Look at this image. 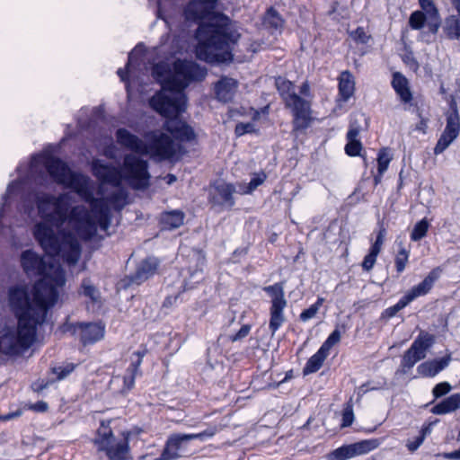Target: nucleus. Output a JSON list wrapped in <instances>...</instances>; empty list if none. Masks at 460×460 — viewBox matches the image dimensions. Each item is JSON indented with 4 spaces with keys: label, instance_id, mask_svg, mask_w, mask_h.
Instances as JSON below:
<instances>
[{
    "label": "nucleus",
    "instance_id": "nucleus-1",
    "mask_svg": "<svg viewBox=\"0 0 460 460\" xmlns=\"http://www.w3.org/2000/svg\"><path fill=\"white\" fill-rule=\"evenodd\" d=\"M43 164L53 181L75 190L90 204L91 211L83 205L71 207L68 193L58 196L41 193L36 197V205L41 222L33 227V235L46 253L59 256L68 265H75L81 256V245L74 234L66 231L65 223L83 240H91L98 226L106 231L111 220V208L121 210L127 204L128 191L122 187L126 181L133 189L144 188V159L141 155L125 156L121 168L95 161L93 164L94 175L101 181L96 199L90 178L73 172L68 165L53 156L38 155L32 157L31 168Z\"/></svg>",
    "mask_w": 460,
    "mask_h": 460
},
{
    "label": "nucleus",
    "instance_id": "nucleus-2",
    "mask_svg": "<svg viewBox=\"0 0 460 460\" xmlns=\"http://www.w3.org/2000/svg\"><path fill=\"white\" fill-rule=\"evenodd\" d=\"M153 73L161 82L163 90L150 100V105L168 119L165 126L176 138L194 140L196 135L193 128L177 117L187 108V99L182 90L192 80H202L206 76V69L192 61L177 60L172 67L157 64Z\"/></svg>",
    "mask_w": 460,
    "mask_h": 460
},
{
    "label": "nucleus",
    "instance_id": "nucleus-3",
    "mask_svg": "<svg viewBox=\"0 0 460 460\" xmlns=\"http://www.w3.org/2000/svg\"><path fill=\"white\" fill-rule=\"evenodd\" d=\"M46 280H39L32 288V298L26 284H18L8 289V303L18 319L17 332L4 333V345L7 354H19L29 349L36 339V330L47 316L49 308L58 301L59 291L47 287Z\"/></svg>",
    "mask_w": 460,
    "mask_h": 460
},
{
    "label": "nucleus",
    "instance_id": "nucleus-4",
    "mask_svg": "<svg viewBox=\"0 0 460 460\" xmlns=\"http://www.w3.org/2000/svg\"><path fill=\"white\" fill-rule=\"evenodd\" d=\"M217 0H192L185 9L187 20H208L196 33V55L208 63H225L232 60V46L240 39L234 22L222 13H214Z\"/></svg>",
    "mask_w": 460,
    "mask_h": 460
},
{
    "label": "nucleus",
    "instance_id": "nucleus-5",
    "mask_svg": "<svg viewBox=\"0 0 460 460\" xmlns=\"http://www.w3.org/2000/svg\"><path fill=\"white\" fill-rule=\"evenodd\" d=\"M23 270L29 276H41L47 287H55L57 290L66 284V274L60 264L49 258L46 261L31 250L24 251L21 255Z\"/></svg>",
    "mask_w": 460,
    "mask_h": 460
},
{
    "label": "nucleus",
    "instance_id": "nucleus-6",
    "mask_svg": "<svg viewBox=\"0 0 460 460\" xmlns=\"http://www.w3.org/2000/svg\"><path fill=\"white\" fill-rule=\"evenodd\" d=\"M111 420H102L93 439L99 451L104 452L109 460H128V438H116L111 428Z\"/></svg>",
    "mask_w": 460,
    "mask_h": 460
},
{
    "label": "nucleus",
    "instance_id": "nucleus-7",
    "mask_svg": "<svg viewBox=\"0 0 460 460\" xmlns=\"http://www.w3.org/2000/svg\"><path fill=\"white\" fill-rule=\"evenodd\" d=\"M144 61V49L141 44H138L134 50L128 55V61L125 70L119 68L117 72L121 81L126 82V89L128 101L131 102L137 99V93L138 98H142L144 85L141 80V66Z\"/></svg>",
    "mask_w": 460,
    "mask_h": 460
},
{
    "label": "nucleus",
    "instance_id": "nucleus-8",
    "mask_svg": "<svg viewBox=\"0 0 460 460\" xmlns=\"http://www.w3.org/2000/svg\"><path fill=\"white\" fill-rule=\"evenodd\" d=\"M181 149V145L164 132L155 131L146 135V155L164 160L177 155Z\"/></svg>",
    "mask_w": 460,
    "mask_h": 460
},
{
    "label": "nucleus",
    "instance_id": "nucleus-9",
    "mask_svg": "<svg viewBox=\"0 0 460 460\" xmlns=\"http://www.w3.org/2000/svg\"><path fill=\"white\" fill-rule=\"evenodd\" d=\"M263 289L271 298L270 329L274 334L285 322L284 309L287 306V300L284 296V287L282 283H276Z\"/></svg>",
    "mask_w": 460,
    "mask_h": 460
},
{
    "label": "nucleus",
    "instance_id": "nucleus-10",
    "mask_svg": "<svg viewBox=\"0 0 460 460\" xmlns=\"http://www.w3.org/2000/svg\"><path fill=\"white\" fill-rule=\"evenodd\" d=\"M77 329L81 331L80 341L84 346L94 344L104 338L105 325L102 322L66 323L61 327L63 332H71L73 334Z\"/></svg>",
    "mask_w": 460,
    "mask_h": 460
},
{
    "label": "nucleus",
    "instance_id": "nucleus-11",
    "mask_svg": "<svg viewBox=\"0 0 460 460\" xmlns=\"http://www.w3.org/2000/svg\"><path fill=\"white\" fill-rule=\"evenodd\" d=\"M217 432L216 428H210L203 432L197 434H172L167 440L166 447L164 449L162 457L164 460H174L181 456L180 454L182 444L191 439H204L213 437Z\"/></svg>",
    "mask_w": 460,
    "mask_h": 460
},
{
    "label": "nucleus",
    "instance_id": "nucleus-12",
    "mask_svg": "<svg viewBox=\"0 0 460 460\" xmlns=\"http://www.w3.org/2000/svg\"><path fill=\"white\" fill-rule=\"evenodd\" d=\"M380 445L377 438L365 439L353 444L341 447L329 455V460H347L358 456L367 454Z\"/></svg>",
    "mask_w": 460,
    "mask_h": 460
},
{
    "label": "nucleus",
    "instance_id": "nucleus-13",
    "mask_svg": "<svg viewBox=\"0 0 460 460\" xmlns=\"http://www.w3.org/2000/svg\"><path fill=\"white\" fill-rule=\"evenodd\" d=\"M434 337L428 332H420L411 346L404 353L402 366L411 368L418 361L427 356L428 349L433 345Z\"/></svg>",
    "mask_w": 460,
    "mask_h": 460
},
{
    "label": "nucleus",
    "instance_id": "nucleus-14",
    "mask_svg": "<svg viewBox=\"0 0 460 460\" xmlns=\"http://www.w3.org/2000/svg\"><path fill=\"white\" fill-rule=\"evenodd\" d=\"M285 103L293 112L295 129L307 127L310 120L309 102L299 97L296 93H292V94L285 97Z\"/></svg>",
    "mask_w": 460,
    "mask_h": 460
},
{
    "label": "nucleus",
    "instance_id": "nucleus-15",
    "mask_svg": "<svg viewBox=\"0 0 460 460\" xmlns=\"http://www.w3.org/2000/svg\"><path fill=\"white\" fill-rule=\"evenodd\" d=\"M460 133V119L456 109L447 115V125L434 148L436 155L443 153L458 137Z\"/></svg>",
    "mask_w": 460,
    "mask_h": 460
},
{
    "label": "nucleus",
    "instance_id": "nucleus-16",
    "mask_svg": "<svg viewBox=\"0 0 460 460\" xmlns=\"http://www.w3.org/2000/svg\"><path fill=\"white\" fill-rule=\"evenodd\" d=\"M238 88V82L224 76L215 84V93L218 101L227 102L233 100Z\"/></svg>",
    "mask_w": 460,
    "mask_h": 460
},
{
    "label": "nucleus",
    "instance_id": "nucleus-17",
    "mask_svg": "<svg viewBox=\"0 0 460 460\" xmlns=\"http://www.w3.org/2000/svg\"><path fill=\"white\" fill-rule=\"evenodd\" d=\"M439 275L440 270L438 268L432 270L422 282L413 287L405 294L408 301L411 302L415 298L428 294L432 288L435 281L439 278Z\"/></svg>",
    "mask_w": 460,
    "mask_h": 460
},
{
    "label": "nucleus",
    "instance_id": "nucleus-18",
    "mask_svg": "<svg viewBox=\"0 0 460 460\" xmlns=\"http://www.w3.org/2000/svg\"><path fill=\"white\" fill-rule=\"evenodd\" d=\"M451 360V354L447 353L445 357L441 358L428 360L421 363L418 367L417 371L422 376L432 377L435 376L443 369H445L449 365Z\"/></svg>",
    "mask_w": 460,
    "mask_h": 460
},
{
    "label": "nucleus",
    "instance_id": "nucleus-19",
    "mask_svg": "<svg viewBox=\"0 0 460 460\" xmlns=\"http://www.w3.org/2000/svg\"><path fill=\"white\" fill-rule=\"evenodd\" d=\"M118 142L133 151L144 152V143L135 135L130 134L125 128H119L116 132Z\"/></svg>",
    "mask_w": 460,
    "mask_h": 460
},
{
    "label": "nucleus",
    "instance_id": "nucleus-20",
    "mask_svg": "<svg viewBox=\"0 0 460 460\" xmlns=\"http://www.w3.org/2000/svg\"><path fill=\"white\" fill-rule=\"evenodd\" d=\"M185 215L181 210H172L164 212L161 215L160 223L166 230L179 228L184 223Z\"/></svg>",
    "mask_w": 460,
    "mask_h": 460
},
{
    "label": "nucleus",
    "instance_id": "nucleus-21",
    "mask_svg": "<svg viewBox=\"0 0 460 460\" xmlns=\"http://www.w3.org/2000/svg\"><path fill=\"white\" fill-rule=\"evenodd\" d=\"M355 92V80L349 71H343L339 78V93L341 98L346 102Z\"/></svg>",
    "mask_w": 460,
    "mask_h": 460
},
{
    "label": "nucleus",
    "instance_id": "nucleus-22",
    "mask_svg": "<svg viewBox=\"0 0 460 460\" xmlns=\"http://www.w3.org/2000/svg\"><path fill=\"white\" fill-rule=\"evenodd\" d=\"M420 4L427 15V22L432 32H437L439 27V16L438 9L435 7L432 0H419Z\"/></svg>",
    "mask_w": 460,
    "mask_h": 460
},
{
    "label": "nucleus",
    "instance_id": "nucleus-23",
    "mask_svg": "<svg viewBox=\"0 0 460 460\" xmlns=\"http://www.w3.org/2000/svg\"><path fill=\"white\" fill-rule=\"evenodd\" d=\"M393 87L401 100L404 102H411L412 95L409 88L407 79L400 73H394L392 81Z\"/></svg>",
    "mask_w": 460,
    "mask_h": 460
},
{
    "label": "nucleus",
    "instance_id": "nucleus-24",
    "mask_svg": "<svg viewBox=\"0 0 460 460\" xmlns=\"http://www.w3.org/2000/svg\"><path fill=\"white\" fill-rule=\"evenodd\" d=\"M460 408V394H454L434 407L436 414H447Z\"/></svg>",
    "mask_w": 460,
    "mask_h": 460
},
{
    "label": "nucleus",
    "instance_id": "nucleus-25",
    "mask_svg": "<svg viewBox=\"0 0 460 460\" xmlns=\"http://www.w3.org/2000/svg\"><path fill=\"white\" fill-rule=\"evenodd\" d=\"M79 294L89 298L93 303L101 302V292L89 278L82 280Z\"/></svg>",
    "mask_w": 460,
    "mask_h": 460
},
{
    "label": "nucleus",
    "instance_id": "nucleus-26",
    "mask_svg": "<svg viewBox=\"0 0 460 460\" xmlns=\"http://www.w3.org/2000/svg\"><path fill=\"white\" fill-rule=\"evenodd\" d=\"M328 355L329 353L320 348L319 350L308 359L305 367L303 369L304 375H309L318 371L323 366Z\"/></svg>",
    "mask_w": 460,
    "mask_h": 460
},
{
    "label": "nucleus",
    "instance_id": "nucleus-27",
    "mask_svg": "<svg viewBox=\"0 0 460 460\" xmlns=\"http://www.w3.org/2000/svg\"><path fill=\"white\" fill-rule=\"evenodd\" d=\"M142 353L140 351L135 352L131 357V363L128 367V375L124 377L125 383L130 388L133 385L134 378L138 372L140 364L142 362Z\"/></svg>",
    "mask_w": 460,
    "mask_h": 460
},
{
    "label": "nucleus",
    "instance_id": "nucleus-28",
    "mask_svg": "<svg viewBox=\"0 0 460 460\" xmlns=\"http://www.w3.org/2000/svg\"><path fill=\"white\" fill-rule=\"evenodd\" d=\"M216 190L221 197L224 203L232 207L234 204L233 194L235 192L234 185L226 182H220L216 186Z\"/></svg>",
    "mask_w": 460,
    "mask_h": 460
},
{
    "label": "nucleus",
    "instance_id": "nucleus-29",
    "mask_svg": "<svg viewBox=\"0 0 460 460\" xmlns=\"http://www.w3.org/2000/svg\"><path fill=\"white\" fill-rule=\"evenodd\" d=\"M444 29L448 38H460V19H457L455 16L447 18L445 22Z\"/></svg>",
    "mask_w": 460,
    "mask_h": 460
},
{
    "label": "nucleus",
    "instance_id": "nucleus-30",
    "mask_svg": "<svg viewBox=\"0 0 460 460\" xmlns=\"http://www.w3.org/2000/svg\"><path fill=\"white\" fill-rule=\"evenodd\" d=\"M429 223L426 218L421 219L415 224L411 233V239L414 242L424 238L429 231Z\"/></svg>",
    "mask_w": 460,
    "mask_h": 460
},
{
    "label": "nucleus",
    "instance_id": "nucleus-31",
    "mask_svg": "<svg viewBox=\"0 0 460 460\" xmlns=\"http://www.w3.org/2000/svg\"><path fill=\"white\" fill-rule=\"evenodd\" d=\"M264 24L274 29H280L283 26V20L275 10L270 9L264 17Z\"/></svg>",
    "mask_w": 460,
    "mask_h": 460
},
{
    "label": "nucleus",
    "instance_id": "nucleus-32",
    "mask_svg": "<svg viewBox=\"0 0 460 460\" xmlns=\"http://www.w3.org/2000/svg\"><path fill=\"white\" fill-rule=\"evenodd\" d=\"M391 160L392 155L389 154L388 150L386 148L381 149L377 158V170L380 176H382L385 173V172L388 169Z\"/></svg>",
    "mask_w": 460,
    "mask_h": 460
},
{
    "label": "nucleus",
    "instance_id": "nucleus-33",
    "mask_svg": "<svg viewBox=\"0 0 460 460\" xmlns=\"http://www.w3.org/2000/svg\"><path fill=\"white\" fill-rule=\"evenodd\" d=\"M276 86L282 95L283 99L285 100V97H287L288 94H292V93H295L294 84L285 78L279 77L276 79Z\"/></svg>",
    "mask_w": 460,
    "mask_h": 460
},
{
    "label": "nucleus",
    "instance_id": "nucleus-34",
    "mask_svg": "<svg viewBox=\"0 0 460 460\" xmlns=\"http://www.w3.org/2000/svg\"><path fill=\"white\" fill-rule=\"evenodd\" d=\"M266 179V175L264 173L258 174L255 177H253L249 184L244 186H240L239 192L242 194H248L253 191L258 186L262 184Z\"/></svg>",
    "mask_w": 460,
    "mask_h": 460
},
{
    "label": "nucleus",
    "instance_id": "nucleus-35",
    "mask_svg": "<svg viewBox=\"0 0 460 460\" xmlns=\"http://www.w3.org/2000/svg\"><path fill=\"white\" fill-rule=\"evenodd\" d=\"M323 301L324 299L323 297H319L315 304L312 305L309 308L304 310L300 314L301 320L305 322L314 317L317 312L319 311L320 307L322 306Z\"/></svg>",
    "mask_w": 460,
    "mask_h": 460
},
{
    "label": "nucleus",
    "instance_id": "nucleus-36",
    "mask_svg": "<svg viewBox=\"0 0 460 460\" xmlns=\"http://www.w3.org/2000/svg\"><path fill=\"white\" fill-rule=\"evenodd\" d=\"M425 21H427V15L423 12L416 11L410 16L409 23L414 30H420L423 27Z\"/></svg>",
    "mask_w": 460,
    "mask_h": 460
},
{
    "label": "nucleus",
    "instance_id": "nucleus-37",
    "mask_svg": "<svg viewBox=\"0 0 460 460\" xmlns=\"http://www.w3.org/2000/svg\"><path fill=\"white\" fill-rule=\"evenodd\" d=\"M410 303L411 302L408 301L407 297L403 296L397 304L385 309L384 315L388 318L394 317L399 311L403 309Z\"/></svg>",
    "mask_w": 460,
    "mask_h": 460
},
{
    "label": "nucleus",
    "instance_id": "nucleus-38",
    "mask_svg": "<svg viewBox=\"0 0 460 460\" xmlns=\"http://www.w3.org/2000/svg\"><path fill=\"white\" fill-rule=\"evenodd\" d=\"M409 252L405 248L402 247L395 258V267L398 272L404 270L408 262Z\"/></svg>",
    "mask_w": 460,
    "mask_h": 460
},
{
    "label": "nucleus",
    "instance_id": "nucleus-39",
    "mask_svg": "<svg viewBox=\"0 0 460 460\" xmlns=\"http://www.w3.org/2000/svg\"><path fill=\"white\" fill-rule=\"evenodd\" d=\"M341 341V332L339 330H334L327 338V340L321 346L323 350H325L327 353L330 352V349L332 346L339 343Z\"/></svg>",
    "mask_w": 460,
    "mask_h": 460
},
{
    "label": "nucleus",
    "instance_id": "nucleus-40",
    "mask_svg": "<svg viewBox=\"0 0 460 460\" xmlns=\"http://www.w3.org/2000/svg\"><path fill=\"white\" fill-rule=\"evenodd\" d=\"M379 252H380L377 250H375L373 248L370 249L369 253L365 256L364 261L362 262V268L365 270L369 271L373 269Z\"/></svg>",
    "mask_w": 460,
    "mask_h": 460
},
{
    "label": "nucleus",
    "instance_id": "nucleus-41",
    "mask_svg": "<svg viewBox=\"0 0 460 460\" xmlns=\"http://www.w3.org/2000/svg\"><path fill=\"white\" fill-rule=\"evenodd\" d=\"M362 145L359 140H348L345 146L346 154L349 156H356L360 155Z\"/></svg>",
    "mask_w": 460,
    "mask_h": 460
},
{
    "label": "nucleus",
    "instance_id": "nucleus-42",
    "mask_svg": "<svg viewBox=\"0 0 460 460\" xmlns=\"http://www.w3.org/2000/svg\"><path fill=\"white\" fill-rule=\"evenodd\" d=\"M354 421V412L351 404H347L342 412V423L341 427H349Z\"/></svg>",
    "mask_w": 460,
    "mask_h": 460
},
{
    "label": "nucleus",
    "instance_id": "nucleus-43",
    "mask_svg": "<svg viewBox=\"0 0 460 460\" xmlns=\"http://www.w3.org/2000/svg\"><path fill=\"white\" fill-rule=\"evenodd\" d=\"M159 261L155 257L146 260V278L153 276L158 270Z\"/></svg>",
    "mask_w": 460,
    "mask_h": 460
},
{
    "label": "nucleus",
    "instance_id": "nucleus-44",
    "mask_svg": "<svg viewBox=\"0 0 460 460\" xmlns=\"http://www.w3.org/2000/svg\"><path fill=\"white\" fill-rule=\"evenodd\" d=\"M75 369L74 364H67L64 367H58L53 369V372L57 375L58 379L61 380L71 374Z\"/></svg>",
    "mask_w": 460,
    "mask_h": 460
},
{
    "label": "nucleus",
    "instance_id": "nucleus-45",
    "mask_svg": "<svg viewBox=\"0 0 460 460\" xmlns=\"http://www.w3.org/2000/svg\"><path fill=\"white\" fill-rule=\"evenodd\" d=\"M428 429H423L420 432V435L418 436L413 441H408L406 444V447L411 452H414L417 450L423 443L425 437H426V431Z\"/></svg>",
    "mask_w": 460,
    "mask_h": 460
},
{
    "label": "nucleus",
    "instance_id": "nucleus-46",
    "mask_svg": "<svg viewBox=\"0 0 460 460\" xmlns=\"http://www.w3.org/2000/svg\"><path fill=\"white\" fill-rule=\"evenodd\" d=\"M349 34L350 37L358 43H367L369 39V36L366 33L363 28H358Z\"/></svg>",
    "mask_w": 460,
    "mask_h": 460
},
{
    "label": "nucleus",
    "instance_id": "nucleus-47",
    "mask_svg": "<svg viewBox=\"0 0 460 460\" xmlns=\"http://www.w3.org/2000/svg\"><path fill=\"white\" fill-rule=\"evenodd\" d=\"M255 130V126L253 123H239L235 127V134L237 136H243L246 133H252Z\"/></svg>",
    "mask_w": 460,
    "mask_h": 460
},
{
    "label": "nucleus",
    "instance_id": "nucleus-48",
    "mask_svg": "<svg viewBox=\"0 0 460 460\" xmlns=\"http://www.w3.org/2000/svg\"><path fill=\"white\" fill-rule=\"evenodd\" d=\"M451 390V385L447 382L438 384L433 389L435 397H440L447 394Z\"/></svg>",
    "mask_w": 460,
    "mask_h": 460
},
{
    "label": "nucleus",
    "instance_id": "nucleus-49",
    "mask_svg": "<svg viewBox=\"0 0 460 460\" xmlns=\"http://www.w3.org/2000/svg\"><path fill=\"white\" fill-rule=\"evenodd\" d=\"M385 234H386V231L385 228H381L378 232V234H377V237H376V242L373 243V245L371 246V248L375 249V250H377V251H381V248H382V245L384 243V241H385Z\"/></svg>",
    "mask_w": 460,
    "mask_h": 460
},
{
    "label": "nucleus",
    "instance_id": "nucleus-50",
    "mask_svg": "<svg viewBox=\"0 0 460 460\" xmlns=\"http://www.w3.org/2000/svg\"><path fill=\"white\" fill-rule=\"evenodd\" d=\"M250 330H251L250 325H243L239 330V332L234 335V337L233 338V341H238V340H241V339L246 337L248 335V333L250 332Z\"/></svg>",
    "mask_w": 460,
    "mask_h": 460
},
{
    "label": "nucleus",
    "instance_id": "nucleus-51",
    "mask_svg": "<svg viewBox=\"0 0 460 460\" xmlns=\"http://www.w3.org/2000/svg\"><path fill=\"white\" fill-rule=\"evenodd\" d=\"M359 134V129L357 128L351 127L347 134L348 140H358V136Z\"/></svg>",
    "mask_w": 460,
    "mask_h": 460
},
{
    "label": "nucleus",
    "instance_id": "nucleus-52",
    "mask_svg": "<svg viewBox=\"0 0 460 460\" xmlns=\"http://www.w3.org/2000/svg\"><path fill=\"white\" fill-rule=\"evenodd\" d=\"M143 272H144V268L139 266L137 270L136 275L132 277L131 282L137 283V284H141L140 279H141Z\"/></svg>",
    "mask_w": 460,
    "mask_h": 460
},
{
    "label": "nucleus",
    "instance_id": "nucleus-53",
    "mask_svg": "<svg viewBox=\"0 0 460 460\" xmlns=\"http://www.w3.org/2000/svg\"><path fill=\"white\" fill-rule=\"evenodd\" d=\"M35 411L44 412L48 410V403L45 402H38L32 407Z\"/></svg>",
    "mask_w": 460,
    "mask_h": 460
},
{
    "label": "nucleus",
    "instance_id": "nucleus-54",
    "mask_svg": "<svg viewBox=\"0 0 460 460\" xmlns=\"http://www.w3.org/2000/svg\"><path fill=\"white\" fill-rule=\"evenodd\" d=\"M300 92H301V93L306 95L309 92L308 84H306V83L303 84V85L301 86Z\"/></svg>",
    "mask_w": 460,
    "mask_h": 460
},
{
    "label": "nucleus",
    "instance_id": "nucleus-55",
    "mask_svg": "<svg viewBox=\"0 0 460 460\" xmlns=\"http://www.w3.org/2000/svg\"><path fill=\"white\" fill-rule=\"evenodd\" d=\"M165 179L167 180V184H172L176 181V177L173 174H168Z\"/></svg>",
    "mask_w": 460,
    "mask_h": 460
},
{
    "label": "nucleus",
    "instance_id": "nucleus-56",
    "mask_svg": "<svg viewBox=\"0 0 460 460\" xmlns=\"http://www.w3.org/2000/svg\"><path fill=\"white\" fill-rule=\"evenodd\" d=\"M13 189H14V183H10L7 187L6 193H5L4 197L11 195Z\"/></svg>",
    "mask_w": 460,
    "mask_h": 460
},
{
    "label": "nucleus",
    "instance_id": "nucleus-57",
    "mask_svg": "<svg viewBox=\"0 0 460 460\" xmlns=\"http://www.w3.org/2000/svg\"><path fill=\"white\" fill-rule=\"evenodd\" d=\"M455 4L456 5L458 12L460 13V0H455Z\"/></svg>",
    "mask_w": 460,
    "mask_h": 460
},
{
    "label": "nucleus",
    "instance_id": "nucleus-58",
    "mask_svg": "<svg viewBox=\"0 0 460 460\" xmlns=\"http://www.w3.org/2000/svg\"><path fill=\"white\" fill-rule=\"evenodd\" d=\"M454 456H456V457H460V450L456 451V452L454 453Z\"/></svg>",
    "mask_w": 460,
    "mask_h": 460
},
{
    "label": "nucleus",
    "instance_id": "nucleus-59",
    "mask_svg": "<svg viewBox=\"0 0 460 460\" xmlns=\"http://www.w3.org/2000/svg\"><path fill=\"white\" fill-rule=\"evenodd\" d=\"M380 178H381V176H380V175H379V177H376V178H375V181H376V183H378V182H379Z\"/></svg>",
    "mask_w": 460,
    "mask_h": 460
},
{
    "label": "nucleus",
    "instance_id": "nucleus-60",
    "mask_svg": "<svg viewBox=\"0 0 460 460\" xmlns=\"http://www.w3.org/2000/svg\"><path fill=\"white\" fill-rule=\"evenodd\" d=\"M106 156L111 157V155L108 152L106 153Z\"/></svg>",
    "mask_w": 460,
    "mask_h": 460
},
{
    "label": "nucleus",
    "instance_id": "nucleus-61",
    "mask_svg": "<svg viewBox=\"0 0 460 460\" xmlns=\"http://www.w3.org/2000/svg\"><path fill=\"white\" fill-rule=\"evenodd\" d=\"M147 176H148V175H147V172H146V174H145L146 179L147 178Z\"/></svg>",
    "mask_w": 460,
    "mask_h": 460
}]
</instances>
